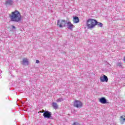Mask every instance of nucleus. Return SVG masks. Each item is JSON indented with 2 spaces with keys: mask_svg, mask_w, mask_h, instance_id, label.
<instances>
[{
  "mask_svg": "<svg viewBox=\"0 0 125 125\" xmlns=\"http://www.w3.org/2000/svg\"><path fill=\"white\" fill-rule=\"evenodd\" d=\"M9 18L11 21L18 23L21 21V14L18 10H15L12 12L11 15H9Z\"/></svg>",
  "mask_w": 125,
  "mask_h": 125,
  "instance_id": "nucleus-1",
  "label": "nucleus"
},
{
  "mask_svg": "<svg viewBox=\"0 0 125 125\" xmlns=\"http://www.w3.org/2000/svg\"><path fill=\"white\" fill-rule=\"evenodd\" d=\"M97 21L94 19H88L86 21V26L88 29H93L96 26Z\"/></svg>",
  "mask_w": 125,
  "mask_h": 125,
  "instance_id": "nucleus-2",
  "label": "nucleus"
},
{
  "mask_svg": "<svg viewBox=\"0 0 125 125\" xmlns=\"http://www.w3.org/2000/svg\"><path fill=\"white\" fill-rule=\"evenodd\" d=\"M66 23L65 20H58L57 21V25H58V27H60V28H63V27L66 26Z\"/></svg>",
  "mask_w": 125,
  "mask_h": 125,
  "instance_id": "nucleus-3",
  "label": "nucleus"
},
{
  "mask_svg": "<svg viewBox=\"0 0 125 125\" xmlns=\"http://www.w3.org/2000/svg\"><path fill=\"white\" fill-rule=\"evenodd\" d=\"M74 106L76 108H82L83 107V103L79 100H75L74 102Z\"/></svg>",
  "mask_w": 125,
  "mask_h": 125,
  "instance_id": "nucleus-4",
  "label": "nucleus"
},
{
  "mask_svg": "<svg viewBox=\"0 0 125 125\" xmlns=\"http://www.w3.org/2000/svg\"><path fill=\"white\" fill-rule=\"evenodd\" d=\"M44 118H47V119H50L51 118V112L48 111H45L43 114Z\"/></svg>",
  "mask_w": 125,
  "mask_h": 125,
  "instance_id": "nucleus-5",
  "label": "nucleus"
},
{
  "mask_svg": "<svg viewBox=\"0 0 125 125\" xmlns=\"http://www.w3.org/2000/svg\"><path fill=\"white\" fill-rule=\"evenodd\" d=\"M100 80L102 83H108V77L105 75H103V76H101L100 78Z\"/></svg>",
  "mask_w": 125,
  "mask_h": 125,
  "instance_id": "nucleus-6",
  "label": "nucleus"
},
{
  "mask_svg": "<svg viewBox=\"0 0 125 125\" xmlns=\"http://www.w3.org/2000/svg\"><path fill=\"white\" fill-rule=\"evenodd\" d=\"M66 25L67 26V28L69 29V30H73L74 28H75V26L72 24V23L70 22V21H68L66 23Z\"/></svg>",
  "mask_w": 125,
  "mask_h": 125,
  "instance_id": "nucleus-7",
  "label": "nucleus"
},
{
  "mask_svg": "<svg viewBox=\"0 0 125 125\" xmlns=\"http://www.w3.org/2000/svg\"><path fill=\"white\" fill-rule=\"evenodd\" d=\"M99 101L102 104H106L107 103V100L104 97H102L99 99Z\"/></svg>",
  "mask_w": 125,
  "mask_h": 125,
  "instance_id": "nucleus-8",
  "label": "nucleus"
},
{
  "mask_svg": "<svg viewBox=\"0 0 125 125\" xmlns=\"http://www.w3.org/2000/svg\"><path fill=\"white\" fill-rule=\"evenodd\" d=\"M5 4L6 5H11L13 4V1L12 0H7Z\"/></svg>",
  "mask_w": 125,
  "mask_h": 125,
  "instance_id": "nucleus-9",
  "label": "nucleus"
},
{
  "mask_svg": "<svg viewBox=\"0 0 125 125\" xmlns=\"http://www.w3.org/2000/svg\"><path fill=\"white\" fill-rule=\"evenodd\" d=\"M22 64L23 65H29V61L28 59L24 58L22 60Z\"/></svg>",
  "mask_w": 125,
  "mask_h": 125,
  "instance_id": "nucleus-10",
  "label": "nucleus"
},
{
  "mask_svg": "<svg viewBox=\"0 0 125 125\" xmlns=\"http://www.w3.org/2000/svg\"><path fill=\"white\" fill-rule=\"evenodd\" d=\"M73 22L74 23H79L80 22V19L78 17H73Z\"/></svg>",
  "mask_w": 125,
  "mask_h": 125,
  "instance_id": "nucleus-11",
  "label": "nucleus"
},
{
  "mask_svg": "<svg viewBox=\"0 0 125 125\" xmlns=\"http://www.w3.org/2000/svg\"><path fill=\"white\" fill-rule=\"evenodd\" d=\"M120 123L122 125H124L125 123V118H124L123 116H121L120 119Z\"/></svg>",
  "mask_w": 125,
  "mask_h": 125,
  "instance_id": "nucleus-12",
  "label": "nucleus"
},
{
  "mask_svg": "<svg viewBox=\"0 0 125 125\" xmlns=\"http://www.w3.org/2000/svg\"><path fill=\"white\" fill-rule=\"evenodd\" d=\"M52 106L54 108V109H57L58 108V105L56 103H52Z\"/></svg>",
  "mask_w": 125,
  "mask_h": 125,
  "instance_id": "nucleus-13",
  "label": "nucleus"
},
{
  "mask_svg": "<svg viewBox=\"0 0 125 125\" xmlns=\"http://www.w3.org/2000/svg\"><path fill=\"white\" fill-rule=\"evenodd\" d=\"M62 101H64V99L62 98H59L57 100V102L58 103L59 102H62Z\"/></svg>",
  "mask_w": 125,
  "mask_h": 125,
  "instance_id": "nucleus-14",
  "label": "nucleus"
},
{
  "mask_svg": "<svg viewBox=\"0 0 125 125\" xmlns=\"http://www.w3.org/2000/svg\"><path fill=\"white\" fill-rule=\"evenodd\" d=\"M96 25H98V26H99V27H103V24L101 22H97Z\"/></svg>",
  "mask_w": 125,
  "mask_h": 125,
  "instance_id": "nucleus-15",
  "label": "nucleus"
},
{
  "mask_svg": "<svg viewBox=\"0 0 125 125\" xmlns=\"http://www.w3.org/2000/svg\"><path fill=\"white\" fill-rule=\"evenodd\" d=\"M72 125H82L78 122H75L72 124Z\"/></svg>",
  "mask_w": 125,
  "mask_h": 125,
  "instance_id": "nucleus-16",
  "label": "nucleus"
},
{
  "mask_svg": "<svg viewBox=\"0 0 125 125\" xmlns=\"http://www.w3.org/2000/svg\"><path fill=\"white\" fill-rule=\"evenodd\" d=\"M118 66H119L120 67H122V63L121 62H119L118 63Z\"/></svg>",
  "mask_w": 125,
  "mask_h": 125,
  "instance_id": "nucleus-17",
  "label": "nucleus"
},
{
  "mask_svg": "<svg viewBox=\"0 0 125 125\" xmlns=\"http://www.w3.org/2000/svg\"><path fill=\"white\" fill-rule=\"evenodd\" d=\"M12 28L13 30V29L15 30V29H16V27L13 25H12Z\"/></svg>",
  "mask_w": 125,
  "mask_h": 125,
  "instance_id": "nucleus-18",
  "label": "nucleus"
},
{
  "mask_svg": "<svg viewBox=\"0 0 125 125\" xmlns=\"http://www.w3.org/2000/svg\"><path fill=\"white\" fill-rule=\"evenodd\" d=\"M36 63H40V61L37 60H36Z\"/></svg>",
  "mask_w": 125,
  "mask_h": 125,
  "instance_id": "nucleus-19",
  "label": "nucleus"
}]
</instances>
